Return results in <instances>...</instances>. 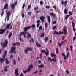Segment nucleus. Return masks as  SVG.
<instances>
[{
    "instance_id": "nucleus-1",
    "label": "nucleus",
    "mask_w": 76,
    "mask_h": 76,
    "mask_svg": "<svg viewBox=\"0 0 76 76\" xmlns=\"http://www.w3.org/2000/svg\"><path fill=\"white\" fill-rule=\"evenodd\" d=\"M26 34H27L28 35V36H27V38H32V36H31V35L30 34L29 32H22L20 34V35H24V37L25 38H26Z\"/></svg>"
},
{
    "instance_id": "nucleus-2",
    "label": "nucleus",
    "mask_w": 76,
    "mask_h": 76,
    "mask_svg": "<svg viewBox=\"0 0 76 76\" xmlns=\"http://www.w3.org/2000/svg\"><path fill=\"white\" fill-rule=\"evenodd\" d=\"M8 40H6L4 41V43L2 42H1V45L2 47V48L1 49V50H3V49H4V48L6 47L8 44Z\"/></svg>"
},
{
    "instance_id": "nucleus-3",
    "label": "nucleus",
    "mask_w": 76,
    "mask_h": 76,
    "mask_svg": "<svg viewBox=\"0 0 76 76\" xmlns=\"http://www.w3.org/2000/svg\"><path fill=\"white\" fill-rule=\"evenodd\" d=\"M9 7V5L7 4H6L4 7L3 9H2V10L1 14V16H3V14L4 15H5L4 13V10L5 9V10H7L8 9Z\"/></svg>"
},
{
    "instance_id": "nucleus-4",
    "label": "nucleus",
    "mask_w": 76,
    "mask_h": 76,
    "mask_svg": "<svg viewBox=\"0 0 76 76\" xmlns=\"http://www.w3.org/2000/svg\"><path fill=\"white\" fill-rule=\"evenodd\" d=\"M6 13V15L5 19L6 18L7 19V21H9V18H10V16L11 15V13L10 12V11H9L7 12V9L5 11Z\"/></svg>"
},
{
    "instance_id": "nucleus-5",
    "label": "nucleus",
    "mask_w": 76,
    "mask_h": 76,
    "mask_svg": "<svg viewBox=\"0 0 76 76\" xmlns=\"http://www.w3.org/2000/svg\"><path fill=\"white\" fill-rule=\"evenodd\" d=\"M32 50V48H27L26 49L24 50V51L26 54H28V51H31Z\"/></svg>"
},
{
    "instance_id": "nucleus-6",
    "label": "nucleus",
    "mask_w": 76,
    "mask_h": 76,
    "mask_svg": "<svg viewBox=\"0 0 76 76\" xmlns=\"http://www.w3.org/2000/svg\"><path fill=\"white\" fill-rule=\"evenodd\" d=\"M31 28V26H29L28 27H25L23 28V30L24 32H27V33H28L27 32V31H28V29H29Z\"/></svg>"
},
{
    "instance_id": "nucleus-7",
    "label": "nucleus",
    "mask_w": 76,
    "mask_h": 76,
    "mask_svg": "<svg viewBox=\"0 0 76 76\" xmlns=\"http://www.w3.org/2000/svg\"><path fill=\"white\" fill-rule=\"evenodd\" d=\"M7 30V29L6 28H4V29L1 28L0 29V34H1V35H2V34H4V33L5 31H6Z\"/></svg>"
},
{
    "instance_id": "nucleus-8",
    "label": "nucleus",
    "mask_w": 76,
    "mask_h": 76,
    "mask_svg": "<svg viewBox=\"0 0 76 76\" xmlns=\"http://www.w3.org/2000/svg\"><path fill=\"white\" fill-rule=\"evenodd\" d=\"M61 4L64 6H66V4H67V0H66L65 1H62L61 2Z\"/></svg>"
},
{
    "instance_id": "nucleus-9",
    "label": "nucleus",
    "mask_w": 76,
    "mask_h": 76,
    "mask_svg": "<svg viewBox=\"0 0 76 76\" xmlns=\"http://www.w3.org/2000/svg\"><path fill=\"white\" fill-rule=\"evenodd\" d=\"M45 17L44 16H42L40 17V19L41 20L42 23H44L45 21Z\"/></svg>"
},
{
    "instance_id": "nucleus-10",
    "label": "nucleus",
    "mask_w": 76,
    "mask_h": 76,
    "mask_svg": "<svg viewBox=\"0 0 76 76\" xmlns=\"http://www.w3.org/2000/svg\"><path fill=\"white\" fill-rule=\"evenodd\" d=\"M16 50V48L15 46H13L12 48H11L10 50V53L11 54H12L14 51H15Z\"/></svg>"
},
{
    "instance_id": "nucleus-11",
    "label": "nucleus",
    "mask_w": 76,
    "mask_h": 76,
    "mask_svg": "<svg viewBox=\"0 0 76 76\" xmlns=\"http://www.w3.org/2000/svg\"><path fill=\"white\" fill-rule=\"evenodd\" d=\"M19 72V69L18 68H17L15 70V75L17 76L19 75V72Z\"/></svg>"
},
{
    "instance_id": "nucleus-12",
    "label": "nucleus",
    "mask_w": 76,
    "mask_h": 76,
    "mask_svg": "<svg viewBox=\"0 0 76 76\" xmlns=\"http://www.w3.org/2000/svg\"><path fill=\"white\" fill-rule=\"evenodd\" d=\"M32 68H33V65H32V64H31L28 66L27 70L30 71L31 69H32Z\"/></svg>"
},
{
    "instance_id": "nucleus-13",
    "label": "nucleus",
    "mask_w": 76,
    "mask_h": 76,
    "mask_svg": "<svg viewBox=\"0 0 76 76\" xmlns=\"http://www.w3.org/2000/svg\"><path fill=\"white\" fill-rule=\"evenodd\" d=\"M72 27L73 28V30L74 32H76V28H75V23L73 21L72 22Z\"/></svg>"
},
{
    "instance_id": "nucleus-14",
    "label": "nucleus",
    "mask_w": 76,
    "mask_h": 76,
    "mask_svg": "<svg viewBox=\"0 0 76 76\" xmlns=\"http://www.w3.org/2000/svg\"><path fill=\"white\" fill-rule=\"evenodd\" d=\"M66 29H67V28L65 27L64 28V29L63 30V31H64V35H66L67 34V31L66 30Z\"/></svg>"
},
{
    "instance_id": "nucleus-15",
    "label": "nucleus",
    "mask_w": 76,
    "mask_h": 76,
    "mask_svg": "<svg viewBox=\"0 0 76 76\" xmlns=\"http://www.w3.org/2000/svg\"><path fill=\"white\" fill-rule=\"evenodd\" d=\"M12 24L11 23H10L9 24H7L6 26V29H9V28H10V26Z\"/></svg>"
},
{
    "instance_id": "nucleus-16",
    "label": "nucleus",
    "mask_w": 76,
    "mask_h": 76,
    "mask_svg": "<svg viewBox=\"0 0 76 76\" xmlns=\"http://www.w3.org/2000/svg\"><path fill=\"white\" fill-rule=\"evenodd\" d=\"M47 20L49 23H50L51 22V18H50V17L48 15L47 16Z\"/></svg>"
},
{
    "instance_id": "nucleus-17",
    "label": "nucleus",
    "mask_w": 76,
    "mask_h": 76,
    "mask_svg": "<svg viewBox=\"0 0 76 76\" xmlns=\"http://www.w3.org/2000/svg\"><path fill=\"white\" fill-rule=\"evenodd\" d=\"M51 56L52 57H53V56H54L55 58L56 59V56H57V55H55L54 53H52L51 54Z\"/></svg>"
},
{
    "instance_id": "nucleus-18",
    "label": "nucleus",
    "mask_w": 76,
    "mask_h": 76,
    "mask_svg": "<svg viewBox=\"0 0 76 76\" xmlns=\"http://www.w3.org/2000/svg\"><path fill=\"white\" fill-rule=\"evenodd\" d=\"M38 67L39 68H44V64H42L38 65Z\"/></svg>"
},
{
    "instance_id": "nucleus-19",
    "label": "nucleus",
    "mask_w": 76,
    "mask_h": 76,
    "mask_svg": "<svg viewBox=\"0 0 76 76\" xmlns=\"http://www.w3.org/2000/svg\"><path fill=\"white\" fill-rule=\"evenodd\" d=\"M15 7V5L13 3L12 4L11 6V7L12 8V9H13Z\"/></svg>"
},
{
    "instance_id": "nucleus-20",
    "label": "nucleus",
    "mask_w": 76,
    "mask_h": 76,
    "mask_svg": "<svg viewBox=\"0 0 76 76\" xmlns=\"http://www.w3.org/2000/svg\"><path fill=\"white\" fill-rule=\"evenodd\" d=\"M0 61L1 63H3V62H4V59L3 58H0Z\"/></svg>"
},
{
    "instance_id": "nucleus-21",
    "label": "nucleus",
    "mask_w": 76,
    "mask_h": 76,
    "mask_svg": "<svg viewBox=\"0 0 76 76\" xmlns=\"http://www.w3.org/2000/svg\"><path fill=\"white\" fill-rule=\"evenodd\" d=\"M12 35V32L10 33V34L8 35V38H11V37Z\"/></svg>"
},
{
    "instance_id": "nucleus-22",
    "label": "nucleus",
    "mask_w": 76,
    "mask_h": 76,
    "mask_svg": "<svg viewBox=\"0 0 76 76\" xmlns=\"http://www.w3.org/2000/svg\"><path fill=\"white\" fill-rule=\"evenodd\" d=\"M38 10V7L37 6L36 7H34V10L35 11H37Z\"/></svg>"
},
{
    "instance_id": "nucleus-23",
    "label": "nucleus",
    "mask_w": 76,
    "mask_h": 76,
    "mask_svg": "<svg viewBox=\"0 0 76 76\" xmlns=\"http://www.w3.org/2000/svg\"><path fill=\"white\" fill-rule=\"evenodd\" d=\"M70 16V15L69 14L66 15L65 18V19H67V18Z\"/></svg>"
},
{
    "instance_id": "nucleus-24",
    "label": "nucleus",
    "mask_w": 76,
    "mask_h": 76,
    "mask_svg": "<svg viewBox=\"0 0 76 76\" xmlns=\"http://www.w3.org/2000/svg\"><path fill=\"white\" fill-rule=\"evenodd\" d=\"M64 14H67V10L66 8H65L64 10Z\"/></svg>"
},
{
    "instance_id": "nucleus-25",
    "label": "nucleus",
    "mask_w": 76,
    "mask_h": 76,
    "mask_svg": "<svg viewBox=\"0 0 76 76\" xmlns=\"http://www.w3.org/2000/svg\"><path fill=\"white\" fill-rule=\"evenodd\" d=\"M50 15L51 16H53V17H55L56 16V15H55V14H54L53 13H50Z\"/></svg>"
},
{
    "instance_id": "nucleus-26",
    "label": "nucleus",
    "mask_w": 76,
    "mask_h": 76,
    "mask_svg": "<svg viewBox=\"0 0 76 76\" xmlns=\"http://www.w3.org/2000/svg\"><path fill=\"white\" fill-rule=\"evenodd\" d=\"M44 32H43L41 34V37H42V38H44Z\"/></svg>"
},
{
    "instance_id": "nucleus-27",
    "label": "nucleus",
    "mask_w": 76,
    "mask_h": 76,
    "mask_svg": "<svg viewBox=\"0 0 76 76\" xmlns=\"http://www.w3.org/2000/svg\"><path fill=\"white\" fill-rule=\"evenodd\" d=\"M54 34H55L56 35H58V34H59V33L57 31H56V30H54Z\"/></svg>"
},
{
    "instance_id": "nucleus-28",
    "label": "nucleus",
    "mask_w": 76,
    "mask_h": 76,
    "mask_svg": "<svg viewBox=\"0 0 76 76\" xmlns=\"http://www.w3.org/2000/svg\"><path fill=\"white\" fill-rule=\"evenodd\" d=\"M35 25L34 24H33L31 26H30V27L31 28H35Z\"/></svg>"
},
{
    "instance_id": "nucleus-29",
    "label": "nucleus",
    "mask_w": 76,
    "mask_h": 76,
    "mask_svg": "<svg viewBox=\"0 0 76 76\" xmlns=\"http://www.w3.org/2000/svg\"><path fill=\"white\" fill-rule=\"evenodd\" d=\"M48 37H46L44 39V40L45 42H47L48 40Z\"/></svg>"
},
{
    "instance_id": "nucleus-30",
    "label": "nucleus",
    "mask_w": 76,
    "mask_h": 76,
    "mask_svg": "<svg viewBox=\"0 0 76 76\" xmlns=\"http://www.w3.org/2000/svg\"><path fill=\"white\" fill-rule=\"evenodd\" d=\"M41 53H46V51L44 50H41Z\"/></svg>"
},
{
    "instance_id": "nucleus-31",
    "label": "nucleus",
    "mask_w": 76,
    "mask_h": 76,
    "mask_svg": "<svg viewBox=\"0 0 76 76\" xmlns=\"http://www.w3.org/2000/svg\"><path fill=\"white\" fill-rule=\"evenodd\" d=\"M13 64L14 65H15L16 64V60L14 59L13 61Z\"/></svg>"
},
{
    "instance_id": "nucleus-32",
    "label": "nucleus",
    "mask_w": 76,
    "mask_h": 76,
    "mask_svg": "<svg viewBox=\"0 0 76 76\" xmlns=\"http://www.w3.org/2000/svg\"><path fill=\"white\" fill-rule=\"evenodd\" d=\"M48 61L50 60V61H52V59H51V58L50 57L48 58Z\"/></svg>"
},
{
    "instance_id": "nucleus-33",
    "label": "nucleus",
    "mask_w": 76,
    "mask_h": 76,
    "mask_svg": "<svg viewBox=\"0 0 76 76\" xmlns=\"http://www.w3.org/2000/svg\"><path fill=\"white\" fill-rule=\"evenodd\" d=\"M64 32H61V31L59 32V34H60V35H62V34H63V33Z\"/></svg>"
},
{
    "instance_id": "nucleus-34",
    "label": "nucleus",
    "mask_w": 76,
    "mask_h": 76,
    "mask_svg": "<svg viewBox=\"0 0 76 76\" xmlns=\"http://www.w3.org/2000/svg\"><path fill=\"white\" fill-rule=\"evenodd\" d=\"M29 72V71L28 70V69H27V70L26 71L24 70L23 71V72L24 73H26V72Z\"/></svg>"
},
{
    "instance_id": "nucleus-35",
    "label": "nucleus",
    "mask_w": 76,
    "mask_h": 76,
    "mask_svg": "<svg viewBox=\"0 0 76 76\" xmlns=\"http://www.w3.org/2000/svg\"><path fill=\"white\" fill-rule=\"evenodd\" d=\"M40 22H41V20H38L36 22V23L37 24L40 23Z\"/></svg>"
},
{
    "instance_id": "nucleus-36",
    "label": "nucleus",
    "mask_w": 76,
    "mask_h": 76,
    "mask_svg": "<svg viewBox=\"0 0 76 76\" xmlns=\"http://www.w3.org/2000/svg\"><path fill=\"white\" fill-rule=\"evenodd\" d=\"M6 57V54H4L2 57V58L3 59H4L5 58V57Z\"/></svg>"
},
{
    "instance_id": "nucleus-37",
    "label": "nucleus",
    "mask_w": 76,
    "mask_h": 76,
    "mask_svg": "<svg viewBox=\"0 0 76 76\" xmlns=\"http://www.w3.org/2000/svg\"><path fill=\"white\" fill-rule=\"evenodd\" d=\"M57 29V27H56V26H54L53 27V30H55V29Z\"/></svg>"
},
{
    "instance_id": "nucleus-38",
    "label": "nucleus",
    "mask_w": 76,
    "mask_h": 76,
    "mask_svg": "<svg viewBox=\"0 0 76 76\" xmlns=\"http://www.w3.org/2000/svg\"><path fill=\"white\" fill-rule=\"evenodd\" d=\"M64 39H65V37H64V36H63L62 38V41H64Z\"/></svg>"
},
{
    "instance_id": "nucleus-39",
    "label": "nucleus",
    "mask_w": 76,
    "mask_h": 76,
    "mask_svg": "<svg viewBox=\"0 0 76 76\" xmlns=\"http://www.w3.org/2000/svg\"><path fill=\"white\" fill-rule=\"evenodd\" d=\"M37 47H41V44H38L37 45Z\"/></svg>"
},
{
    "instance_id": "nucleus-40",
    "label": "nucleus",
    "mask_w": 76,
    "mask_h": 76,
    "mask_svg": "<svg viewBox=\"0 0 76 76\" xmlns=\"http://www.w3.org/2000/svg\"><path fill=\"white\" fill-rule=\"evenodd\" d=\"M42 26H40L39 27V31H40V30H41V29H42Z\"/></svg>"
},
{
    "instance_id": "nucleus-41",
    "label": "nucleus",
    "mask_w": 76,
    "mask_h": 76,
    "mask_svg": "<svg viewBox=\"0 0 76 76\" xmlns=\"http://www.w3.org/2000/svg\"><path fill=\"white\" fill-rule=\"evenodd\" d=\"M48 25V24L46 22L45 24V27L46 28H47V26Z\"/></svg>"
},
{
    "instance_id": "nucleus-42",
    "label": "nucleus",
    "mask_w": 76,
    "mask_h": 76,
    "mask_svg": "<svg viewBox=\"0 0 76 76\" xmlns=\"http://www.w3.org/2000/svg\"><path fill=\"white\" fill-rule=\"evenodd\" d=\"M45 53V55H46V56H48V54H49V53L47 52Z\"/></svg>"
},
{
    "instance_id": "nucleus-43",
    "label": "nucleus",
    "mask_w": 76,
    "mask_h": 76,
    "mask_svg": "<svg viewBox=\"0 0 76 76\" xmlns=\"http://www.w3.org/2000/svg\"><path fill=\"white\" fill-rule=\"evenodd\" d=\"M19 36H20V41H22V38H21V35H20V34H19Z\"/></svg>"
},
{
    "instance_id": "nucleus-44",
    "label": "nucleus",
    "mask_w": 76,
    "mask_h": 76,
    "mask_svg": "<svg viewBox=\"0 0 76 76\" xmlns=\"http://www.w3.org/2000/svg\"><path fill=\"white\" fill-rule=\"evenodd\" d=\"M56 54H58V48H56Z\"/></svg>"
},
{
    "instance_id": "nucleus-45",
    "label": "nucleus",
    "mask_w": 76,
    "mask_h": 76,
    "mask_svg": "<svg viewBox=\"0 0 76 76\" xmlns=\"http://www.w3.org/2000/svg\"><path fill=\"white\" fill-rule=\"evenodd\" d=\"M40 4L41 5H43L44 4V2H42V1H41L40 2Z\"/></svg>"
},
{
    "instance_id": "nucleus-46",
    "label": "nucleus",
    "mask_w": 76,
    "mask_h": 76,
    "mask_svg": "<svg viewBox=\"0 0 76 76\" xmlns=\"http://www.w3.org/2000/svg\"><path fill=\"white\" fill-rule=\"evenodd\" d=\"M37 73H38V71L37 70L35 72H34V74H37Z\"/></svg>"
},
{
    "instance_id": "nucleus-47",
    "label": "nucleus",
    "mask_w": 76,
    "mask_h": 76,
    "mask_svg": "<svg viewBox=\"0 0 76 76\" xmlns=\"http://www.w3.org/2000/svg\"><path fill=\"white\" fill-rule=\"evenodd\" d=\"M31 5H30L28 6L27 9H30V8H31Z\"/></svg>"
},
{
    "instance_id": "nucleus-48",
    "label": "nucleus",
    "mask_w": 76,
    "mask_h": 76,
    "mask_svg": "<svg viewBox=\"0 0 76 76\" xmlns=\"http://www.w3.org/2000/svg\"><path fill=\"white\" fill-rule=\"evenodd\" d=\"M68 13L70 15H72V11H69Z\"/></svg>"
},
{
    "instance_id": "nucleus-49",
    "label": "nucleus",
    "mask_w": 76,
    "mask_h": 76,
    "mask_svg": "<svg viewBox=\"0 0 76 76\" xmlns=\"http://www.w3.org/2000/svg\"><path fill=\"white\" fill-rule=\"evenodd\" d=\"M12 45L14 46H16V45H17L16 44V43H12Z\"/></svg>"
},
{
    "instance_id": "nucleus-50",
    "label": "nucleus",
    "mask_w": 76,
    "mask_h": 76,
    "mask_svg": "<svg viewBox=\"0 0 76 76\" xmlns=\"http://www.w3.org/2000/svg\"><path fill=\"white\" fill-rule=\"evenodd\" d=\"M52 60L53 61V62H56V60L54 58H53Z\"/></svg>"
},
{
    "instance_id": "nucleus-51",
    "label": "nucleus",
    "mask_w": 76,
    "mask_h": 76,
    "mask_svg": "<svg viewBox=\"0 0 76 76\" xmlns=\"http://www.w3.org/2000/svg\"><path fill=\"white\" fill-rule=\"evenodd\" d=\"M39 25H40V23H39L38 24H37V28H38L39 27Z\"/></svg>"
},
{
    "instance_id": "nucleus-52",
    "label": "nucleus",
    "mask_w": 76,
    "mask_h": 76,
    "mask_svg": "<svg viewBox=\"0 0 76 76\" xmlns=\"http://www.w3.org/2000/svg\"><path fill=\"white\" fill-rule=\"evenodd\" d=\"M25 4H23V5L22 6V8L23 9L25 8Z\"/></svg>"
},
{
    "instance_id": "nucleus-53",
    "label": "nucleus",
    "mask_w": 76,
    "mask_h": 76,
    "mask_svg": "<svg viewBox=\"0 0 76 76\" xmlns=\"http://www.w3.org/2000/svg\"><path fill=\"white\" fill-rule=\"evenodd\" d=\"M16 44L17 45L18 44V45L19 46H20V44L18 42H16Z\"/></svg>"
},
{
    "instance_id": "nucleus-54",
    "label": "nucleus",
    "mask_w": 76,
    "mask_h": 76,
    "mask_svg": "<svg viewBox=\"0 0 76 76\" xmlns=\"http://www.w3.org/2000/svg\"><path fill=\"white\" fill-rule=\"evenodd\" d=\"M7 68H9V66H6L5 67V68L7 69Z\"/></svg>"
},
{
    "instance_id": "nucleus-55",
    "label": "nucleus",
    "mask_w": 76,
    "mask_h": 76,
    "mask_svg": "<svg viewBox=\"0 0 76 76\" xmlns=\"http://www.w3.org/2000/svg\"><path fill=\"white\" fill-rule=\"evenodd\" d=\"M35 42H36V45H38V41L37 40H36V41H35Z\"/></svg>"
},
{
    "instance_id": "nucleus-56",
    "label": "nucleus",
    "mask_w": 76,
    "mask_h": 76,
    "mask_svg": "<svg viewBox=\"0 0 76 76\" xmlns=\"http://www.w3.org/2000/svg\"><path fill=\"white\" fill-rule=\"evenodd\" d=\"M62 56L63 57H65L66 55L64 54V53H62Z\"/></svg>"
},
{
    "instance_id": "nucleus-57",
    "label": "nucleus",
    "mask_w": 76,
    "mask_h": 76,
    "mask_svg": "<svg viewBox=\"0 0 76 76\" xmlns=\"http://www.w3.org/2000/svg\"><path fill=\"white\" fill-rule=\"evenodd\" d=\"M28 14L29 16H31V12H28Z\"/></svg>"
},
{
    "instance_id": "nucleus-58",
    "label": "nucleus",
    "mask_w": 76,
    "mask_h": 76,
    "mask_svg": "<svg viewBox=\"0 0 76 76\" xmlns=\"http://www.w3.org/2000/svg\"><path fill=\"white\" fill-rule=\"evenodd\" d=\"M70 48L72 51H73V49H72V46H70Z\"/></svg>"
},
{
    "instance_id": "nucleus-59",
    "label": "nucleus",
    "mask_w": 76,
    "mask_h": 76,
    "mask_svg": "<svg viewBox=\"0 0 76 76\" xmlns=\"http://www.w3.org/2000/svg\"><path fill=\"white\" fill-rule=\"evenodd\" d=\"M66 74H69V71L67 70H66Z\"/></svg>"
},
{
    "instance_id": "nucleus-60",
    "label": "nucleus",
    "mask_w": 76,
    "mask_h": 76,
    "mask_svg": "<svg viewBox=\"0 0 76 76\" xmlns=\"http://www.w3.org/2000/svg\"><path fill=\"white\" fill-rule=\"evenodd\" d=\"M76 39V37H74L73 38V41H75V39Z\"/></svg>"
},
{
    "instance_id": "nucleus-61",
    "label": "nucleus",
    "mask_w": 76,
    "mask_h": 76,
    "mask_svg": "<svg viewBox=\"0 0 76 76\" xmlns=\"http://www.w3.org/2000/svg\"><path fill=\"white\" fill-rule=\"evenodd\" d=\"M46 9H49L50 8V6H46Z\"/></svg>"
},
{
    "instance_id": "nucleus-62",
    "label": "nucleus",
    "mask_w": 76,
    "mask_h": 76,
    "mask_svg": "<svg viewBox=\"0 0 76 76\" xmlns=\"http://www.w3.org/2000/svg\"><path fill=\"white\" fill-rule=\"evenodd\" d=\"M10 63V62L9 61H6V64H9V63Z\"/></svg>"
},
{
    "instance_id": "nucleus-63",
    "label": "nucleus",
    "mask_w": 76,
    "mask_h": 76,
    "mask_svg": "<svg viewBox=\"0 0 76 76\" xmlns=\"http://www.w3.org/2000/svg\"><path fill=\"white\" fill-rule=\"evenodd\" d=\"M53 24H56V21H54L53 23Z\"/></svg>"
},
{
    "instance_id": "nucleus-64",
    "label": "nucleus",
    "mask_w": 76,
    "mask_h": 76,
    "mask_svg": "<svg viewBox=\"0 0 76 76\" xmlns=\"http://www.w3.org/2000/svg\"><path fill=\"white\" fill-rule=\"evenodd\" d=\"M20 76H24V75H23V73H21L20 74Z\"/></svg>"
}]
</instances>
